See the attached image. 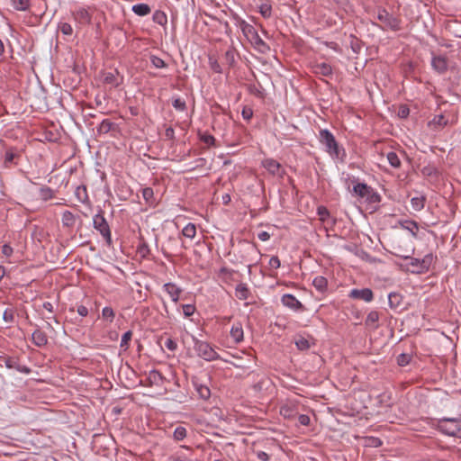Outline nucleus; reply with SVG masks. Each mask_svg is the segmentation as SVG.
Returning a JSON list of instances; mask_svg holds the SVG:
<instances>
[{
	"label": "nucleus",
	"mask_w": 461,
	"mask_h": 461,
	"mask_svg": "<svg viewBox=\"0 0 461 461\" xmlns=\"http://www.w3.org/2000/svg\"><path fill=\"white\" fill-rule=\"evenodd\" d=\"M131 337H132V331L131 330L126 331L122 337V340H121V344H120L121 348L127 349L129 348V342L131 341Z\"/></svg>",
	"instance_id": "42"
},
{
	"label": "nucleus",
	"mask_w": 461,
	"mask_h": 461,
	"mask_svg": "<svg viewBox=\"0 0 461 461\" xmlns=\"http://www.w3.org/2000/svg\"><path fill=\"white\" fill-rule=\"evenodd\" d=\"M153 21L159 24V25H164L167 23V15L164 12L162 11H156L154 14H153Z\"/></svg>",
	"instance_id": "36"
},
{
	"label": "nucleus",
	"mask_w": 461,
	"mask_h": 461,
	"mask_svg": "<svg viewBox=\"0 0 461 461\" xmlns=\"http://www.w3.org/2000/svg\"><path fill=\"white\" fill-rule=\"evenodd\" d=\"M93 227L99 231L103 236L108 246L112 244V234L109 224L104 216V212L101 211L99 213L93 217Z\"/></svg>",
	"instance_id": "5"
},
{
	"label": "nucleus",
	"mask_w": 461,
	"mask_h": 461,
	"mask_svg": "<svg viewBox=\"0 0 461 461\" xmlns=\"http://www.w3.org/2000/svg\"><path fill=\"white\" fill-rule=\"evenodd\" d=\"M353 191L361 198L366 197L369 199L370 196L374 194L373 189L364 183L355 185Z\"/></svg>",
	"instance_id": "16"
},
{
	"label": "nucleus",
	"mask_w": 461,
	"mask_h": 461,
	"mask_svg": "<svg viewBox=\"0 0 461 461\" xmlns=\"http://www.w3.org/2000/svg\"><path fill=\"white\" fill-rule=\"evenodd\" d=\"M319 140L326 148V151L335 158L340 157V149L334 135L327 129L320 131Z\"/></svg>",
	"instance_id": "4"
},
{
	"label": "nucleus",
	"mask_w": 461,
	"mask_h": 461,
	"mask_svg": "<svg viewBox=\"0 0 461 461\" xmlns=\"http://www.w3.org/2000/svg\"><path fill=\"white\" fill-rule=\"evenodd\" d=\"M102 317L109 322H113L115 317L114 311L111 307H104L102 310Z\"/></svg>",
	"instance_id": "40"
},
{
	"label": "nucleus",
	"mask_w": 461,
	"mask_h": 461,
	"mask_svg": "<svg viewBox=\"0 0 461 461\" xmlns=\"http://www.w3.org/2000/svg\"><path fill=\"white\" fill-rule=\"evenodd\" d=\"M411 355L402 353L397 357V364L401 366H404L411 362Z\"/></svg>",
	"instance_id": "45"
},
{
	"label": "nucleus",
	"mask_w": 461,
	"mask_h": 461,
	"mask_svg": "<svg viewBox=\"0 0 461 461\" xmlns=\"http://www.w3.org/2000/svg\"><path fill=\"white\" fill-rule=\"evenodd\" d=\"M149 59H150L151 64L157 68H167V63L159 57L151 55Z\"/></svg>",
	"instance_id": "41"
},
{
	"label": "nucleus",
	"mask_w": 461,
	"mask_h": 461,
	"mask_svg": "<svg viewBox=\"0 0 461 461\" xmlns=\"http://www.w3.org/2000/svg\"><path fill=\"white\" fill-rule=\"evenodd\" d=\"M183 313L185 317H190L194 313L195 307L193 304H184L182 306Z\"/></svg>",
	"instance_id": "51"
},
{
	"label": "nucleus",
	"mask_w": 461,
	"mask_h": 461,
	"mask_svg": "<svg viewBox=\"0 0 461 461\" xmlns=\"http://www.w3.org/2000/svg\"><path fill=\"white\" fill-rule=\"evenodd\" d=\"M154 195L153 189L150 187H146L142 190V196L146 202H149Z\"/></svg>",
	"instance_id": "53"
},
{
	"label": "nucleus",
	"mask_w": 461,
	"mask_h": 461,
	"mask_svg": "<svg viewBox=\"0 0 461 461\" xmlns=\"http://www.w3.org/2000/svg\"><path fill=\"white\" fill-rule=\"evenodd\" d=\"M258 238L261 241H267L270 239V234L267 231H261L258 234Z\"/></svg>",
	"instance_id": "63"
},
{
	"label": "nucleus",
	"mask_w": 461,
	"mask_h": 461,
	"mask_svg": "<svg viewBox=\"0 0 461 461\" xmlns=\"http://www.w3.org/2000/svg\"><path fill=\"white\" fill-rule=\"evenodd\" d=\"M13 248L8 245V244H5L3 245L2 247V253L5 256V257H10L12 254H13Z\"/></svg>",
	"instance_id": "60"
},
{
	"label": "nucleus",
	"mask_w": 461,
	"mask_h": 461,
	"mask_svg": "<svg viewBox=\"0 0 461 461\" xmlns=\"http://www.w3.org/2000/svg\"><path fill=\"white\" fill-rule=\"evenodd\" d=\"M255 454L257 456V457L260 460V461H268L269 460V456L267 453H266L265 451H262V450H257L255 451Z\"/></svg>",
	"instance_id": "58"
},
{
	"label": "nucleus",
	"mask_w": 461,
	"mask_h": 461,
	"mask_svg": "<svg viewBox=\"0 0 461 461\" xmlns=\"http://www.w3.org/2000/svg\"><path fill=\"white\" fill-rule=\"evenodd\" d=\"M378 320L379 313L376 311H372L367 314L365 323L366 326L376 327L375 324L378 321Z\"/></svg>",
	"instance_id": "34"
},
{
	"label": "nucleus",
	"mask_w": 461,
	"mask_h": 461,
	"mask_svg": "<svg viewBox=\"0 0 461 461\" xmlns=\"http://www.w3.org/2000/svg\"><path fill=\"white\" fill-rule=\"evenodd\" d=\"M173 107L178 111H185L186 109L185 102L180 98H176L172 103Z\"/></svg>",
	"instance_id": "47"
},
{
	"label": "nucleus",
	"mask_w": 461,
	"mask_h": 461,
	"mask_svg": "<svg viewBox=\"0 0 461 461\" xmlns=\"http://www.w3.org/2000/svg\"><path fill=\"white\" fill-rule=\"evenodd\" d=\"M194 348L197 355L206 361H212L219 358L218 353L206 341L196 339Z\"/></svg>",
	"instance_id": "6"
},
{
	"label": "nucleus",
	"mask_w": 461,
	"mask_h": 461,
	"mask_svg": "<svg viewBox=\"0 0 461 461\" xmlns=\"http://www.w3.org/2000/svg\"><path fill=\"white\" fill-rule=\"evenodd\" d=\"M312 285L319 292H324L327 288L328 282L325 277L318 276L313 279Z\"/></svg>",
	"instance_id": "29"
},
{
	"label": "nucleus",
	"mask_w": 461,
	"mask_h": 461,
	"mask_svg": "<svg viewBox=\"0 0 461 461\" xmlns=\"http://www.w3.org/2000/svg\"><path fill=\"white\" fill-rule=\"evenodd\" d=\"M235 23L240 28L244 36L251 45L260 53H267L270 50L269 46L261 39L256 29L245 20L235 14L233 16Z\"/></svg>",
	"instance_id": "1"
},
{
	"label": "nucleus",
	"mask_w": 461,
	"mask_h": 461,
	"mask_svg": "<svg viewBox=\"0 0 461 461\" xmlns=\"http://www.w3.org/2000/svg\"><path fill=\"white\" fill-rule=\"evenodd\" d=\"M298 420L303 426H307L310 424V417L305 414H300L298 417Z\"/></svg>",
	"instance_id": "61"
},
{
	"label": "nucleus",
	"mask_w": 461,
	"mask_h": 461,
	"mask_svg": "<svg viewBox=\"0 0 461 461\" xmlns=\"http://www.w3.org/2000/svg\"><path fill=\"white\" fill-rule=\"evenodd\" d=\"M411 205L416 210H420L424 206V199L421 197H414L411 200Z\"/></svg>",
	"instance_id": "49"
},
{
	"label": "nucleus",
	"mask_w": 461,
	"mask_h": 461,
	"mask_svg": "<svg viewBox=\"0 0 461 461\" xmlns=\"http://www.w3.org/2000/svg\"><path fill=\"white\" fill-rule=\"evenodd\" d=\"M196 391L200 396V398L203 399V400H207L210 396H211V390L209 389V387L205 386V385H198L196 387Z\"/></svg>",
	"instance_id": "39"
},
{
	"label": "nucleus",
	"mask_w": 461,
	"mask_h": 461,
	"mask_svg": "<svg viewBox=\"0 0 461 461\" xmlns=\"http://www.w3.org/2000/svg\"><path fill=\"white\" fill-rule=\"evenodd\" d=\"M59 30L67 36H70L73 33V28L68 23H60L59 24Z\"/></svg>",
	"instance_id": "44"
},
{
	"label": "nucleus",
	"mask_w": 461,
	"mask_h": 461,
	"mask_svg": "<svg viewBox=\"0 0 461 461\" xmlns=\"http://www.w3.org/2000/svg\"><path fill=\"white\" fill-rule=\"evenodd\" d=\"M242 250H243V252H245L248 256H250V255H256V254L258 253V248H257V245H256V244H254V243L244 242V243H243Z\"/></svg>",
	"instance_id": "37"
},
{
	"label": "nucleus",
	"mask_w": 461,
	"mask_h": 461,
	"mask_svg": "<svg viewBox=\"0 0 461 461\" xmlns=\"http://www.w3.org/2000/svg\"><path fill=\"white\" fill-rule=\"evenodd\" d=\"M396 256L409 260L405 267L412 274H424L428 272L434 260L431 253L425 255L421 259L411 258V255L396 254Z\"/></svg>",
	"instance_id": "2"
},
{
	"label": "nucleus",
	"mask_w": 461,
	"mask_h": 461,
	"mask_svg": "<svg viewBox=\"0 0 461 461\" xmlns=\"http://www.w3.org/2000/svg\"><path fill=\"white\" fill-rule=\"evenodd\" d=\"M77 313L80 316L86 317L88 314V309L84 305H79L77 307Z\"/></svg>",
	"instance_id": "64"
},
{
	"label": "nucleus",
	"mask_w": 461,
	"mask_h": 461,
	"mask_svg": "<svg viewBox=\"0 0 461 461\" xmlns=\"http://www.w3.org/2000/svg\"><path fill=\"white\" fill-rule=\"evenodd\" d=\"M163 288L171 297L174 303H176L179 300V296L180 294L182 293V290L176 284L167 283L164 285Z\"/></svg>",
	"instance_id": "14"
},
{
	"label": "nucleus",
	"mask_w": 461,
	"mask_h": 461,
	"mask_svg": "<svg viewBox=\"0 0 461 461\" xmlns=\"http://www.w3.org/2000/svg\"><path fill=\"white\" fill-rule=\"evenodd\" d=\"M165 136L168 140H173L175 138V131L172 127H167L165 131Z\"/></svg>",
	"instance_id": "62"
},
{
	"label": "nucleus",
	"mask_w": 461,
	"mask_h": 461,
	"mask_svg": "<svg viewBox=\"0 0 461 461\" xmlns=\"http://www.w3.org/2000/svg\"><path fill=\"white\" fill-rule=\"evenodd\" d=\"M138 252L142 257H145L149 252V246L147 244H145V243L140 245L139 248H138Z\"/></svg>",
	"instance_id": "59"
},
{
	"label": "nucleus",
	"mask_w": 461,
	"mask_h": 461,
	"mask_svg": "<svg viewBox=\"0 0 461 461\" xmlns=\"http://www.w3.org/2000/svg\"><path fill=\"white\" fill-rule=\"evenodd\" d=\"M230 337L235 343H240L243 340V329L240 322H236L230 329Z\"/></svg>",
	"instance_id": "18"
},
{
	"label": "nucleus",
	"mask_w": 461,
	"mask_h": 461,
	"mask_svg": "<svg viewBox=\"0 0 461 461\" xmlns=\"http://www.w3.org/2000/svg\"><path fill=\"white\" fill-rule=\"evenodd\" d=\"M431 67L438 74H444L447 71L448 68V59L445 56L433 55L431 59Z\"/></svg>",
	"instance_id": "9"
},
{
	"label": "nucleus",
	"mask_w": 461,
	"mask_h": 461,
	"mask_svg": "<svg viewBox=\"0 0 461 461\" xmlns=\"http://www.w3.org/2000/svg\"><path fill=\"white\" fill-rule=\"evenodd\" d=\"M388 299H389V303L392 307L395 306L399 303V295L395 293H391L388 295Z\"/></svg>",
	"instance_id": "57"
},
{
	"label": "nucleus",
	"mask_w": 461,
	"mask_h": 461,
	"mask_svg": "<svg viewBox=\"0 0 461 461\" xmlns=\"http://www.w3.org/2000/svg\"><path fill=\"white\" fill-rule=\"evenodd\" d=\"M313 70L315 74L321 75L324 77H328L332 73L331 66L325 62L317 63L316 65H314Z\"/></svg>",
	"instance_id": "21"
},
{
	"label": "nucleus",
	"mask_w": 461,
	"mask_h": 461,
	"mask_svg": "<svg viewBox=\"0 0 461 461\" xmlns=\"http://www.w3.org/2000/svg\"><path fill=\"white\" fill-rule=\"evenodd\" d=\"M437 428L447 436L461 438V418H442L438 420Z\"/></svg>",
	"instance_id": "3"
},
{
	"label": "nucleus",
	"mask_w": 461,
	"mask_h": 461,
	"mask_svg": "<svg viewBox=\"0 0 461 461\" xmlns=\"http://www.w3.org/2000/svg\"><path fill=\"white\" fill-rule=\"evenodd\" d=\"M295 345L298 348V349H300V350H307L311 348L310 341L303 337L298 338L295 340Z\"/></svg>",
	"instance_id": "38"
},
{
	"label": "nucleus",
	"mask_w": 461,
	"mask_h": 461,
	"mask_svg": "<svg viewBox=\"0 0 461 461\" xmlns=\"http://www.w3.org/2000/svg\"><path fill=\"white\" fill-rule=\"evenodd\" d=\"M281 302L285 306L294 311H299L303 309V305L302 304V303L299 300H297V298L294 295L290 294H284L281 298Z\"/></svg>",
	"instance_id": "10"
},
{
	"label": "nucleus",
	"mask_w": 461,
	"mask_h": 461,
	"mask_svg": "<svg viewBox=\"0 0 461 461\" xmlns=\"http://www.w3.org/2000/svg\"><path fill=\"white\" fill-rule=\"evenodd\" d=\"M386 158H387L389 164L393 167L399 168L401 167V160L395 152H393V151L388 152L386 155Z\"/></svg>",
	"instance_id": "31"
},
{
	"label": "nucleus",
	"mask_w": 461,
	"mask_h": 461,
	"mask_svg": "<svg viewBox=\"0 0 461 461\" xmlns=\"http://www.w3.org/2000/svg\"><path fill=\"white\" fill-rule=\"evenodd\" d=\"M209 65L213 72L221 73V68L217 59L213 58H209Z\"/></svg>",
	"instance_id": "50"
},
{
	"label": "nucleus",
	"mask_w": 461,
	"mask_h": 461,
	"mask_svg": "<svg viewBox=\"0 0 461 461\" xmlns=\"http://www.w3.org/2000/svg\"><path fill=\"white\" fill-rule=\"evenodd\" d=\"M75 195L77 199L82 203L89 202V197L86 185H78L75 190Z\"/></svg>",
	"instance_id": "22"
},
{
	"label": "nucleus",
	"mask_w": 461,
	"mask_h": 461,
	"mask_svg": "<svg viewBox=\"0 0 461 461\" xmlns=\"http://www.w3.org/2000/svg\"><path fill=\"white\" fill-rule=\"evenodd\" d=\"M235 295L239 300H247L250 296V291L244 283L237 285L235 288Z\"/></svg>",
	"instance_id": "19"
},
{
	"label": "nucleus",
	"mask_w": 461,
	"mask_h": 461,
	"mask_svg": "<svg viewBox=\"0 0 461 461\" xmlns=\"http://www.w3.org/2000/svg\"><path fill=\"white\" fill-rule=\"evenodd\" d=\"M237 52L234 48H230L224 54V60L230 66L232 67L235 64V57Z\"/></svg>",
	"instance_id": "32"
},
{
	"label": "nucleus",
	"mask_w": 461,
	"mask_h": 461,
	"mask_svg": "<svg viewBox=\"0 0 461 461\" xmlns=\"http://www.w3.org/2000/svg\"><path fill=\"white\" fill-rule=\"evenodd\" d=\"M259 13L264 18H269L272 14V7L268 4H261L259 6Z\"/></svg>",
	"instance_id": "43"
},
{
	"label": "nucleus",
	"mask_w": 461,
	"mask_h": 461,
	"mask_svg": "<svg viewBox=\"0 0 461 461\" xmlns=\"http://www.w3.org/2000/svg\"><path fill=\"white\" fill-rule=\"evenodd\" d=\"M201 140L207 145L212 146L215 143V138L210 134H204L201 137Z\"/></svg>",
	"instance_id": "56"
},
{
	"label": "nucleus",
	"mask_w": 461,
	"mask_h": 461,
	"mask_svg": "<svg viewBox=\"0 0 461 461\" xmlns=\"http://www.w3.org/2000/svg\"><path fill=\"white\" fill-rule=\"evenodd\" d=\"M114 127V123L108 119H104L97 127V132L99 134H106L111 131Z\"/></svg>",
	"instance_id": "24"
},
{
	"label": "nucleus",
	"mask_w": 461,
	"mask_h": 461,
	"mask_svg": "<svg viewBox=\"0 0 461 461\" xmlns=\"http://www.w3.org/2000/svg\"><path fill=\"white\" fill-rule=\"evenodd\" d=\"M75 21L79 24H89L91 23V14L86 8H79L72 13Z\"/></svg>",
	"instance_id": "12"
},
{
	"label": "nucleus",
	"mask_w": 461,
	"mask_h": 461,
	"mask_svg": "<svg viewBox=\"0 0 461 461\" xmlns=\"http://www.w3.org/2000/svg\"><path fill=\"white\" fill-rule=\"evenodd\" d=\"M262 166L273 176L283 177L285 175V170L282 168L281 164L274 158L264 159Z\"/></svg>",
	"instance_id": "8"
},
{
	"label": "nucleus",
	"mask_w": 461,
	"mask_h": 461,
	"mask_svg": "<svg viewBox=\"0 0 461 461\" xmlns=\"http://www.w3.org/2000/svg\"><path fill=\"white\" fill-rule=\"evenodd\" d=\"M182 233L185 237H186L188 239H194L196 235L195 224L191 223V222L186 224L182 230Z\"/></svg>",
	"instance_id": "30"
},
{
	"label": "nucleus",
	"mask_w": 461,
	"mask_h": 461,
	"mask_svg": "<svg viewBox=\"0 0 461 461\" xmlns=\"http://www.w3.org/2000/svg\"><path fill=\"white\" fill-rule=\"evenodd\" d=\"M268 265L271 268L277 269L281 266L280 259L278 258L277 256H273L269 259Z\"/></svg>",
	"instance_id": "55"
},
{
	"label": "nucleus",
	"mask_w": 461,
	"mask_h": 461,
	"mask_svg": "<svg viewBox=\"0 0 461 461\" xmlns=\"http://www.w3.org/2000/svg\"><path fill=\"white\" fill-rule=\"evenodd\" d=\"M32 339L33 344L39 348H41L48 343V337L46 333L40 329L33 331L32 334Z\"/></svg>",
	"instance_id": "15"
},
{
	"label": "nucleus",
	"mask_w": 461,
	"mask_h": 461,
	"mask_svg": "<svg viewBox=\"0 0 461 461\" xmlns=\"http://www.w3.org/2000/svg\"><path fill=\"white\" fill-rule=\"evenodd\" d=\"M402 228L410 231L412 237L417 238V234L419 231L418 223L414 221H405L401 223Z\"/></svg>",
	"instance_id": "23"
},
{
	"label": "nucleus",
	"mask_w": 461,
	"mask_h": 461,
	"mask_svg": "<svg viewBox=\"0 0 461 461\" xmlns=\"http://www.w3.org/2000/svg\"><path fill=\"white\" fill-rule=\"evenodd\" d=\"M40 196L43 201L50 200L54 197V191L49 186H42L40 189Z\"/></svg>",
	"instance_id": "33"
},
{
	"label": "nucleus",
	"mask_w": 461,
	"mask_h": 461,
	"mask_svg": "<svg viewBox=\"0 0 461 461\" xmlns=\"http://www.w3.org/2000/svg\"><path fill=\"white\" fill-rule=\"evenodd\" d=\"M12 6L17 11H27L31 6L30 0H10Z\"/></svg>",
	"instance_id": "27"
},
{
	"label": "nucleus",
	"mask_w": 461,
	"mask_h": 461,
	"mask_svg": "<svg viewBox=\"0 0 461 461\" xmlns=\"http://www.w3.org/2000/svg\"><path fill=\"white\" fill-rule=\"evenodd\" d=\"M132 11L134 14L140 16L147 15L150 13L151 9L147 4H137L132 6Z\"/></svg>",
	"instance_id": "25"
},
{
	"label": "nucleus",
	"mask_w": 461,
	"mask_h": 461,
	"mask_svg": "<svg viewBox=\"0 0 461 461\" xmlns=\"http://www.w3.org/2000/svg\"><path fill=\"white\" fill-rule=\"evenodd\" d=\"M2 318L5 323V328H11L14 323L15 311L14 308H7L2 312Z\"/></svg>",
	"instance_id": "20"
},
{
	"label": "nucleus",
	"mask_w": 461,
	"mask_h": 461,
	"mask_svg": "<svg viewBox=\"0 0 461 461\" xmlns=\"http://www.w3.org/2000/svg\"><path fill=\"white\" fill-rule=\"evenodd\" d=\"M448 121L445 118L444 115L438 114L436 115L432 121V123L438 125L439 127H445L447 124Z\"/></svg>",
	"instance_id": "46"
},
{
	"label": "nucleus",
	"mask_w": 461,
	"mask_h": 461,
	"mask_svg": "<svg viewBox=\"0 0 461 461\" xmlns=\"http://www.w3.org/2000/svg\"><path fill=\"white\" fill-rule=\"evenodd\" d=\"M165 347L174 352L177 348V343L171 338H167L165 341Z\"/></svg>",
	"instance_id": "52"
},
{
	"label": "nucleus",
	"mask_w": 461,
	"mask_h": 461,
	"mask_svg": "<svg viewBox=\"0 0 461 461\" xmlns=\"http://www.w3.org/2000/svg\"><path fill=\"white\" fill-rule=\"evenodd\" d=\"M350 297L354 299L363 300L365 302H371L374 298V294L371 289H353L350 292Z\"/></svg>",
	"instance_id": "11"
},
{
	"label": "nucleus",
	"mask_w": 461,
	"mask_h": 461,
	"mask_svg": "<svg viewBox=\"0 0 461 461\" xmlns=\"http://www.w3.org/2000/svg\"><path fill=\"white\" fill-rule=\"evenodd\" d=\"M317 213L321 221H324L330 216L328 209L324 206H319L317 209Z\"/></svg>",
	"instance_id": "48"
},
{
	"label": "nucleus",
	"mask_w": 461,
	"mask_h": 461,
	"mask_svg": "<svg viewBox=\"0 0 461 461\" xmlns=\"http://www.w3.org/2000/svg\"><path fill=\"white\" fill-rule=\"evenodd\" d=\"M78 216L75 215L70 211H65L62 212L61 222L63 227L71 229L75 226Z\"/></svg>",
	"instance_id": "17"
},
{
	"label": "nucleus",
	"mask_w": 461,
	"mask_h": 461,
	"mask_svg": "<svg viewBox=\"0 0 461 461\" xmlns=\"http://www.w3.org/2000/svg\"><path fill=\"white\" fill-rule=\"evenodd\" d=\"M5 365L7 368L15 369L23 374H30L31 373L30 367L21 365L18 362V360H16L15 358H13V357L5 358Z\"/></svg>",
	"instance_id": "13"
},
{
	"label": "nucleus",
	"mask_w": 461,
	"mask_h": 461,
	"mask_svg": "<svg viewBox=\"0 0 461 461\" xmlns=\"http://www.w3.org/2000/svg\"><path fill=\"white\" fill-rule=\"evenodd\" d=\"M104 82L114 87L118 86L120 85V82L118 81V72L115 71L105 73L104 77Z\"/></svg>",
	"instance_id": "26"
},
{
	"label": "nucleus",
	"mask_w": 461,
	"mask_h": 461,
	"mask_svg": "<svg viewBox=\"0 0 461 461\" xmlns=\"http://www.w3.org/2000/svg\"><path fill=\"white\" fill-rule=\"evenodd\" d=\"M241 114L243 119L249 121L253 116V110L250 107L244 106Z\"/></svg>",
	"instance_id": "54"
},
{
	"label": "nucleus",
	"mask_w": 461,
	"mask_h": 461,
	"mask_svg": "<svg viewBox=\"0 0 461 461\" xmlns=\"http://www.w3.org/2000/svg\"><path fill=\"white\" fill-rule=\"evenodd\" d=\"M187 435L186 429L183 426H177L173 433V438L176 441L183 440Z\"/></svg>",
	"instance_id": "35"
},
{
	"label": "nucleus",
	"mask_w": 461,
	"mask_h": 461,
	"mask_svg": "<svg viewBox=\"0 0 461 461\" xmlns=\"http://www.w3.org/2000/svg\"><path fill=\"white\" fill-rule=\"evenodd\" d=\"M377 19L384 25L393 32L402 30V20L399 17L393 16L385 9L378 11Z\"/></svg>",
	"instance_id": "7"
},
{
	"label": "nucleus",
	"mask_w": 461,
	"mask_h": 461,
	"mask_svg": "<svg viewBox=\"0 0 461 461\" xmlns=\"http://www.w3.org/2000/svg\"><path fill=\"white\" fill-rule=\"evenodd\" d=\"M18 157V152L16 149L14 148H9L6 149L5 154V166L9 167L10 164H12L15 158Z\"/></svg>",
	"instance_id": "28"
}]
</instances>
